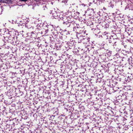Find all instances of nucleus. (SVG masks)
<instances>
[{"label": "nucleus", "mask_w": 133, "mask_h": 133, "mask_svg": "<svg viewBox=\"0 0 133 133\" xmlns=\"http://www.w3.org/2000/svg\"><path fill=\"white\" fill-rule=\"evenodd\" d=\"M50 13L55 18H58V15L60 14L59 12L56 11L54 10L50 11Z\"/></svg>", "instance_id": "obj_1"}, {"label": "nucleus", "mask_w": 133, "mask_h": 133, "mask_svg": "<svg viewBox=\"0 0 133 133\" xmlns=\"http://www.w3.org/2000/svg\"><path fill=\"white\" fill-rule=\"evenodd\" d=\"M106 43L105 42H103L101 44V45H100V46H101V47H100V50H101V51L103 50V51H104V52L107 49L106 48Z\"/></svg>", "instance_id": "obj_2"}, {"label": "nucleus", "mask_w": 133, "mask_h": 133, "mask_svg": "<svg viewBox=\"0 0 133 133\" xmlns=\"http://www.w3.org/2000/svg\"><path fill=\"white\" fill-rule=\"evenodd\" d=\"M130 54L128 53L127 55H126L122 59V61L124 60L123 59H125L124 60H126L127 59L128 61H129V62H130V61L131 59V58L130 57Z\"/></svg>", "instance_id": "obj_3"}, {"label": "nucleus", "mask_w": 133, "mask_h": 133, "mask_svg": "<svg viewBox=\"0 0 133 133\" xmlns=\"http://www.w3.org/2000/svg\"><path fill=\"white\" fill-rule=\"evenodd\" d=\"M63 16L62 15V14H61L60 13V14L59 15H58V18H60V19H66V18L65 17V18H63Z\"/></svg>", "instance_id": "obj_4"}, {"label": "nucleus", "mask_w": 133, "mask_h": 133, "mask_svg": "<svg viewBox=\"0 0 133 133\" xmlns=\"http://www.w3.org/2000/svg\"><path fill=\"white\" fill-rule=\"evenodd\" d=\"M103 89H104L102 90L103 91V92L101 91V92H103V93H100V96H103V95H105V94H104V93H105L106 92V88H103Z\"/></svg>", "instance_id": "obj_5"}, {"label": "nucleus", "mask_w": 133, "mask_h": 133, "mask_svg": "<svg viewBox=\"0 0 133 133\" xmlns=\"http://www.w3.org/2000/svg\"><path fill=\"white\" fill-rule=\"evenodd\" d=\"M116 58H117V60H119L121 59L120 57L118 54H116V55L115 56V57H114V58L115 59H116Z\"/></svg>", "instance_id": "obj_6"}, {"label": "nucleus", "mask_w": 133, "mask_h": 133, "mask_svg": "<svg viewBox=\"0 0 133 133\" xmlns=\"http://www.w3.org/2000/svg\"><path fill=\"white\" fill-rule=\"evenodd\" d=\"M120 67H117V68L115 69V71L116 72H118L119 71H122V70H123V69H121L120 70L119 68Z\"/></svg>", "instance_id": "obj_7"}, {"label": "nucleus", "mask_w": 133, "mask_h": 133, "mask_svg": "<svg viewBox=\"0 0 133 133\" xmlns=\"http://www.w3.org/2000/svg\"><path fill=\"white\" fill-rule=\"evenodd\" d=\"M4 6H1L0 7V14H2V10H3V8H4Z\"/></svg>", "instance_id": "obj_8"}, {"label": "nucleus", "mask_w": 133, "mask_h": 133, "mask_svg": "<svg viewBox=\"0 0 133 133\" xmlns=\"http://www.w3.org/2000/svg\"><path fill=\"white\" fill-rule=\"evenodd\" d=\"M114 6V5L112 4V3H110L109 4V6L110 7L112 8Z\"/></svg>", "instance_id": "obj_9"}, {"label": "nucleus", "mask_w": 133, "mask_h": 133, "mask_svg": "<svg viewBox=\"0 0 133 133\" xmlns=\"http://www.w3.org/2000/svg\"><path fill=\"white\" fill-rule=\"evenodd\" d=\"M105 20V19L104 18V19L103 20V24H101V25L103 27L104 26L103 25H105V22L104 20Z\"/></svg>", "instance_id": "obj_10"}, {"label": "nucleus", "mask_w": 133, "mask_h": 133, "mask_svg": "<svg viewBox=\"0 0 133 133\" xmlns=\"http://www.w3.org/2000/svg\"><path fill=\"white\" fill-rule=\"evenodd\" d=\"M103 64L105 66H107L108 65V63L106 64L105 62H104Z\"/></svg>", "instance_id": "obj_11"}, {"label": "nucleus", "mask_w": 133, "mask_h": 133, "mask_svg": "<svg viewBox=\"0 0 133 133\" xmlns=\"http://www.w3.org/2000/svg\"><path fill=\"white\" fill-rule=\"evenodd\" d=\"M7 0H0V1L2 2H6Z\"/></svg>", "instance_id": "obj_12"}, {"label": "nucleus", "mask_w": 133, "mask_h": 133, "mask_svg": "<svg viewBox=\"0 0 133 133\" xmlns=\"http://www.w3.org/2000/svg\"><path fill=\"white\" fill-rule=\"evenodd\" d=\"M44 6H45V7H43V9L44 10H46L47 9V8L46 6L45 5Z\"/></svg>", "instance_id": "obj_13"}, {"label": "nucleus", "mask_w": 133, "mask_h": 133, "mask_svg": "<svg viewBox=\"0 0 133 133\" xmlns=\"http://www.w3.org/2000/svg\"><path fill=\"white\" fill-rule=\"evenodd\" d=\"M36 2H39L40 1H41V0H34Z\"/></svg>", "instance_id": "obj_14"}, {"label": "nucleus", "mask_w": 133, "mask_h": 133, "mask_svg": "<svg viewBox=\"0 0 133 133\" xmlns=\"http://www.w3.org/2000/svg\"><path fill=\"white\" fill-rule=\"evenodd\" d=\"M48 29H47V30H46L45 32H46V33H47L48 32Z\"/></svg>", "instance_id": "obj_15"}, {"label": "nucleus", "mask_w": 133, "mask_h": 133, "mask_svg": "<svg viewBox=\"0 0 133 133\" xmlns=\"http://www.w3.org/2000/svg\"><path fill=\"white\" fill-rule=\"evenodd\" d=\"M21 0V1H27V0Z\"/></svg>", "instance_id": "obj_16"}, {"label": "nucleus", "mask_w": 133, "mask_h": 133, "mask_svg": "<svg viewBox=\"0 0 133 133\" xmlns=\"http://www.w3.org/2000/svg\"><path fill=\"white\" fill-rule=\"evenodd\" d=\"M66 22H63V24H64V23H66Z\"/></svg>", "instance_id": "obj_17"}, {"label": "nucleus", "mask_w": 133, "mask_h": 133, "mask_svg": "<svg viewBox=\"0 0 133 133\" xmlns=\"http://www.w3.org/2000/svg\"><path fill=\"white\" fill-rule=\"evenodd\" d=\"M101 67L103 66V65H101Z\"/></svg>", "instance_id": "obj_18"}, {"label": "nucleus", "mask_w": 133, "mask_h": 133, "mask_svg": "<svg viewBox=\"0 0 133 133\" xmlns=\"http://www.w3.org/2000/svg\"><path fill=\"white\" fill-rule=\"evenodd\" d=\"M119 0H117L118 1H119Z\"/></svg>", "instance_id": "obj_19"}, {"label": "nucleus", "mask_w": 133, "mask_h": 133, "mask_svg": "<svg viewBox=\"0 0 133 133\" xmlns=\"http://www.w3.org/2000/svg\"><path fill=\"white\" fill-rule=\"evenodd\" d=\"M101 22H100V24H101Z\"/></svg>", "instance_id": "obj_20"}, {"label": "nucleus", "mask_w": 133, "mask_h": 133, "mask_svg": "<svg viewBox=\"0 0 133 133\" xmlns=\"http://www.w3.org/2000/svg\"><path fill=\"white\" fill-rule=\"evenodd\" d=\"M32 32V33H33V32Z\"/></svg>", "instance_id": "obj_21"}, {"label": "nucleus", "mask_w": 133, "mask_h": 133, "mask_svg": "<svg viewBox=\"0 0 133 133\" xmlns=\"http://www.w3.org/2000/svg\"><path fill=\"white\" fill-rule=\"evenodd\" d=\"M32 32V33H33V32Z\"/></svg>", "instance_id": "obj_22"}]
</instances>
